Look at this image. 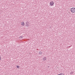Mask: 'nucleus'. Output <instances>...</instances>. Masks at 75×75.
<instances>
[{"label": "nucleus", "instance_id": "1", "mask_svg": "<svg viewBox=\"0 0 75 75\" xmlns=\"http://www.w3.org/2000/svg\"><path fill=\"white\" fill-rule=\"evenodd\" d=\"M71 11L72 13H75V8H71Z\"/></svg>", "mask_w": 75, "mask_h": 75}, {"label": "nucleus", "instance_id": "2", "mask_svg": "<svg viewBox=\"0 0 75 75\" xmlns=\"http://www.w3.org/2000/svg\"><path fill=\"white\" fill-rule=\"evenodd\" d=\"M29 23H28V22H27L26 23V24H25V26L26 27H28V26H29V25H28Z\"/></svg>", "mask_w": 75, "mask_h": 75}, {"label": "nucleus", "instance_id": "3", "mask_svg": "<svg viewBox=\"0 0 75 75\" xmlns=\"http://www.w3.org/2000/svg\"><path fill=\"white\" fill-rule=\"evenodd\" d=\"M50 4L51 6H53L54 4V2L53 1H51L50 3Z\"/></svg>", "mask_w": 75, "mask_h": 75}, {"label": "nucleus", "instance_id": "4", "mask_svg": "<svg viewBox=\"0 0 75 75\" xmlns=\"http://www.w3.org/2000/svg\"><path fill=\"white\" fill-rule=\"evenodd\" d=\"M47 59V58L45 57H44L43 58L42 60L44 61H45Z\"/></svg>", "mask_w": 75, "mask_h": 75}, {"label": "nucleus", "instance_id": "5", "mask_svg": "<svg viewBox=\"0 0 75 75\" xmlns=\"http://www.w3.org/2000/svg\"><path fill=\"white\" fill-rule=\"evenodd\" d=\"M21 24L22 25V26H24L25 24H24V22L21 23Z\"/></svg>", "mask_w": 75, "mask_h": 75}, {"label": "nucleus", "instance_id": "6", "mask_svg": "<svg viewBox=\"0 0 75 75\" xmlns=\"http://www.w3.org/2000/svg\"><path fill=\"white\" fill-rule=\"evenodd\" d=\"M39 53L40 55H42V52L41 51L39 52Z\"/></svg>", "mask_w": 75, "mask_h": 75}, {"label": "nucleus", "instance_id": "7", "mask_svg": "<svg viewBox=\"0 0 75 75\" xmlns=\"http://www.w3.org/2000/svg\"><path fill=\"white\" fill-rule=\"evenodd\" d=\"M16 67L17 68H20V67L19 66H16Z\"/></svg>", "mask_w": 75, "mask_h": 75}, {"label": "nucleus", "instance_id": "8", "mask_svg": "<svg viewBox=\"0 0 75 75\" xmlns=\"http://www.w3.org/2000/svg\"><path fill=\"white\" fill-rule=\"evenodd\" d=\"M19 38H23V36H21L19 37Z\"/></svg>", "mask_w": 75, "mask_h": 75}, {"label": "nucleus", "instance_id": "9", "mask_svg": "<svg viewBox=\"0 0 75 75\" xmlns=\"http://www.w3.org/2000/svg\"><path fill=\"white\" fill-rule=\"evenodd\" d=\"M73 74V72H71V73H70V74Z\"/></svg>", "mask_w": 75, "mask_h": 75}, {"label": "nucleus", "instance_id": "10", "mask_svg": "<svg viewBox=\"0 0 75 75\" xmlns=\"http://www.w3.org/2000/svg\"><path fill=\"white\" fill-rule=\"evenodd\" d=\"M1 60V57H0V61Z\"/></svg>", "mask_w": 75, "mask_h": 75}]
</instances>
